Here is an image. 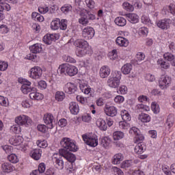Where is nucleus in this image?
Instances as JSON below:
<instances>
[{
    "mask_svg": "<svg viewBox=\"0 0 175 175\" xmlns=\"http://www.w3.org/2000/svg\"><path fill=\"white\" fill-rule=\"evenodd\" d=\"M60 144L63 148L59 150V154L61 157H63L71 163H73L75 161H76V156L71 153L70 151H77V146L73 140L70 139V138L64 137L60 142Z\"/></svg>",
    "mask_w": 175,
    "mask_h": 175,
    "instance_id": "obj_1",
    "label": "nucleus"
},
{
    "mask_svg": "<svg viewBox=\"0 0 175 175\" xmlns=\"http://www.w3.org/2000/svg\"><path fill=\"white\" fill-rule=\"evenodd\" d=\"M19 83H22L21 91L23 94H29L30 99L33 100H42L43 99V95L36 91V89L33 87H31V82L27 79H22V81L19 80Z\"/></svg>",
    "mask_w": 175,
    "mask_h": 175,
    "instance_id": "obj_2",
    "label": "nucleus"
},
{
    "mask_svg": "<svg viewBox=\"0 0 175 175\" xmlns=\"http://www.w3.org/2000/svg\"><path fill=\"white\" fill-rule=\"evenodd\" d=\"M75 44L79 49L77 51V55L78 57H84L85 54H90V45L86 40H77Z\"/></svg>",
    "mask_w": 175,
    "mask_h": 175,
    "instance_id": "obj_3",
    "label": "nucleus"
},
{
    "mask_svg": "<svg viewBox=\"0 0 175 175\" xmlns=\"http://www.w3.org/2000/svg\"><path fill=\"white\" fill-rule=\"evenodd\" d=\"M79 72L77 67L69 64H62L59 66L57 69V73L60 75H68L71 77L76 76V74Z\"/></svg>",
    "mask_w": 175,
    "mask_h": 175,
    "instance_id": "obj_4",
    "label": "nucleus"
},
{
    "mask_svg": "<svg viewBox=\"0 0 175 175\" xmlns=\"http://www.w3.org/2000/svg\"><path fill=\"white\" fill-rule=\"evenodd\" d=\"M144 140V136L142 134H137L134 137L135 143H137L134 148V151L136 154H143L146 151V146L142 144V142Z\"/></svg>",
    "mask_w": 175,
    "mask_h": 175,
    "instance_id": "obj_5",
    "label": "nucleus"
},
{
    "mask_svg": "<svg viewBox=\"0 0 175 175\" xmlns=\"http://www.w3.org/2000/svg\"><path fill=\"white\" fill-rule=\"evenodd\" d=\"M82 137L83 140L88 146H90V147H96V146H98V137H96V135H83Z\"/></svg>",
    "mask_w": 175,
    "mask_h": 175,
    "instance_id": "obj_6",
    "label": "nucleus"
},
{
    "mask_svg": "<svg viewBox=\"0 0 175 175\" xmlns=\"http://www.w3.org/2000/svg\"><path fill=\"white\" fill-rule=\"evenodd\" d=\"M15 122L21 126L23 125H31V124H32V120H31L27 116L22 115L17 116L15 118Z\"/></svg>",
    "mask_w": 175,
    "mask_h": 175,
    "instance_id": "obj_7",
    "label": "nucleus"
},
{
    "mask_svg": "<svg viewBox=\"0 0 175 175\" xmlns=\"http://www.w3.org/2000/svg\"><path fill=\"white\" fill-rule=\"evenodd\" d=\"M170 83H172V78L167 75H162L159 80V85L161 90L167 88Z\"/></svg>",
    "mask_w": 175,
    "mask_h": 175,
    "instance_id": "obj_8",
    "label": "nucleus"
},
{
    "mask_svg": "<svg viewBox=\"0 0 175 175\" xmlns=\"http://www.w3.org/2000/svg\"><path fill=\"white\" fill-rule=\"evenodd\" d=\"M43 120L49 129H53V128H54V125H55V120H54V116H53L51 113L44 115Z\"/></svg>",
    "mask_w": 175,
    "mask_h": 175,
    "instance_id": "obj_9",
    "label": "nucleus"
},
{
    "mask_svg": "<svg viewBox=\"0 0 175 175\" xmlns=\"http://www.w3.org/2000/svg\"><path fill=\"white\" fill-rule=\"evenodd\" d=\"M94 35H95V31L94 30V28L91 27L84 28L82 31V36L86 40L92 39V38H94Z\"/></svg>",
    "mask_w": 175,
    "mask_h": 175,
    "instance_id": "obj_10",
    "label": "nucleus"
},
{
    "mask_svg": "<svg viewBox=\"0 0 175 175\" xmlns=\"http://www.w3.org/2000/svg\"><path fill=\"white\" fill-rule=\"evenodd\" d=\"M43 73V70L39 66H35L30 70V77L31 79H40L42 77V75Z\"/></svg>",
    "mask_w": 175,
    "mask_h": 175,
    "instance_id": "obj_11",
    "label": "nucleus"
},
{
    "mask_svg": "<svg viewBox=\"0 0 175 175\" xmlns=\"http://www.w3.org/2000/svg\"><path fill=\"white\" fill-rule=\"evenodd\" d=\"M58 154H54L52 158L53 162L55 164V167L56 169H59V170H62L64 169V160L61 159V157H57Z\"/></svg>",
    "mask_w": 175,
    "mask_h": 175,
    "instance_id": "obj_12",
    "label": "nucleus"
},
{
    "mask_svg": "<svg viewBox=\"0 0 175 175\" xmlns=\"http://www.w3.org/2000/svg\"><path fill=\"white\" fill-rule=\"evenodd\" d=\"M157 27L161 29L166 30L170 28V19L164 18L157 21Z\"/></svg>",
    "mask_w": 175,
    "mask_h": 175,
    "instance_id": "obj_13",
    "label": "nucleus"
},
{
    "mask_svg": "<svg viewBox=\"0 0 175 175\" xmlns=\"http://www.w3.org/2000/svg\"><path fill=\"white\" fill-rule=\"evenodd\" d=\"M64 91L67 94H75L77 91V86L75 83H68L64 87Z\"/></svg>",
    "mask_w": 175,
    "mask_h": 175,
    "instance_id": "obj_14",
    "label": "nucleus"
},
{
    "mask_svg": "<svg viewBox=\"0 0 175 175\" xmlns=\"http://www.w3.org/2000/svg\"><path fill=\"white\" fill-rule=\"evenodd\" d=\"M105 113L109 117H116V116H117V108L114 106L109 107L105 105Z\"/></svg>",
    "mask_w": 175,
    "mask_h": 175,
    "instance_id": "obj_15",
    "label": "nucleus"
},
{
    "mask_svg": "<svg viewBox=\"0 0 175 175\" xmlns=\"http://www.w3.org/2000/svg\"><path fill=\"white\" fill-rule=\"evenodd\" d=\"M116 43L120 47H128L129 46V40L124 37L119 36L116 40Z\"/></svg>",
    "mask_w": 175,
    "mask_h": 175,
    "instance_id": "obj_16",
    "label": "nucleus"
},
{
    "mask_svg": "<svg viewBox=\"0 0 175 175\" xmlns=\"http://www.w3.org/2000/svg\"><path fill=\"white\" fill-rule=\"evenodd\" d=\"M1 169L4 173H12L16 168L10 163H3L1 165Z\"/></svg>",
    "mask_w": 175,
    "mask_h": 175,
    "instance_id": "obj_17",
    "label": "nucleus"
},
{
    "mask_svg": "<svg viewBox=\"0 0 175 175\" xmlns=\"http://www.w3.org/2000/svg\"><path fill=\"white\" fill-rule=\"evenodd\" d=\"M69 110L72 114L76 116L79 111H80V107H79V104L76 102H71L69 104Z\"/></svg>",
    "mask_w": 175,
    "mask_h": 175,
    "instance_id": "obj_18",
    "label": "nucleus"
},
{
    "mask_svg": "<svg viewBox=\"0 0 175 175\" xmlns=\"http://www.w3.org/2000/svg\"><path fill=\"white\" fill-rule=\"evenodd\" d=\"M9 142L12 146H20V144L24 142V139L21 136H14L12 137L9 139Z\"/></svg>",
    "mask_w": 175,
    "mask_h": 175,
    "instance_id": "obj_19",
    "label": "nucleus"
},
{
    "mask_svg": "<svg viewBox=\"0 0 175 175\" xmlns=\"http://www.w3.org/2000/svg\"><path fill=\"white\" fill-rule=\"evenodd\" d=\"M96 126L100 131H107V124L102 118H98L96 122Z\"/></svg>",
    "mask_w": 175,
    "mask_h": 175,
    "instance_id": "obj_20",
    "label": "nucleus"
},
{
    "mask_svg": "<svg viewBox=\"0 0 175 175\" xmlns=\"http://www.w3.org/2000/svg\"><path fill=\"white\" fill-rule=\"evenodd\" d=\"M109 75H110V68L109 66H103L100 69V76L102 77V79H106V77H109Z\"/></svg>",
    "mask_w": 175,
    "mask_h": 175,
    "instance_id": "obj_21",
    "label": "nucleus"
},
{
    "mask_svg": "<svg viewBox=\"0 0 175 175\" xmlns=\"http://www.w3.org/2000/svg\"><path fill=\"white\" fill-rule=\"evenodd\" d=\"M120 83L121 81L114 79V78H111V77L107 80V85L109 87H111V88H117L120 86Z\"/></svg>",
    "mask_w": 175,
    "mask_h": 175,
    "instance_id": "obj_22",
    "label": "nucleus"
},
{
    "mask_svg": "<svg viewBox=\"0 0 175 175\" xmlns=\"http://www.w3.org/2000/svg\"><path fill=\"white\" fill-rule=\"evenodd\" d=\"M163 58L165 59V61H168V62H170V64L172 66H175V57H174V55H173L170 53H165L163 55Z\"/></svg>",
    "mask_w": 175,
    "mask_h": 175,
    "instance_id": "obj_23",
    "label": "nucleus"
},
{
    "mask_svg": "<svg viewBox=\"0 0 175 175\" xmlns=\"http://www.w3.org/2000/svg\"><path fill=\"white\" fill-rule=\"evenodd\" d=\"M42 40L46 44H51L53 42L55 41V36L54 34H46L43 37Z\"/></svg>",
    "mask_w": 175,
    "mask_h": 175,
    "instance_id": "obj_24",
    "label": "nucleus"
},
{
    "mask_svg": "<svg viewBox=\"0 0 175 175\" xmlns=\"http://www.w3.org/2000/svg\"><path fill=\"white\" fill-rule=\"evenodd\" d=\"M122 161H124V155L121 153H118L113 156L112 163H113V165H120Z\"/></svg>",
    "mask_w": 175,
    "mask_h": 175,
    "instance_id": "obj_25",
    "label": "nucleus"
},
{
    "mask_svg": "<svg viewBox=\"0 0 175 175\" xmlns=\"http://www.w3.org/2000/svg\"><path fill=\"white\" fill-rule=\"evenodd\" d=\"M126 16L130 23L132 24H136V23H139V16L136 14H126Z\"/></svg>",
    "mask_w": 175,
    "mask_h": 175,
    "instance_id": "obj_26",
    "label": "nucleus"
},
{
    "mask_svg": "<svg viewBox=\"0 0 175 175\" xmlns=\"http://www.w3.org/2000/svg\"><path fill=\"white\" fill-rule=\"evenodd\" d=\"M146 58V55L142 52H139L137 53L135 57V65H142L143 64V61H144Z\"/></svg>",
    "mask_w": 175,
    "mask_h": 175,
    "instance_id": "obj_27",
    "label": "nucleus"
},
{
    "mask_svg": "<svg viewBox=\"0 0 175 175\" xmlns=\"http://www.w3.org/2000/svg\"><path fill=\"white\" fill-rule=\"evenodd\" d=\"M31 53L33 54H38L42 51V44L37 43L29 47Z\"/></svg>",
    "mask_w": 175,
    "mask_h": 175,
    "instance_id": "obj_28",
    "label": "nucleus"
},
{
    "mask_svg": "<svg viewBox=\"0 0 175 175\" xmlns=\"http://www.w3.org/2000/svg\"><path fill=\"white\" fill-rule=\"evenodd\" d=\"M31 157L36 161H39L40 157H42V150L41 149H35L31 152Z\"/></svg>",
    "mask_w": 175,
    "mask_h": 175,
    "instance_id": "obj_29",
    "label": "nucleus"
},
{
    "mask_svg": "<svg viewBox=\"0 0 175 175\" xmlns=\"http://www.w3.org/2000/svg\"><path fill=\"white\" fill-rule=\"evenodd\" d=\"M138 120L142 122H150L151 121V116L147 113H142L138 116Z\"/></svg>",
    "mask_w": 175,
    "mask_h": 175,
    "instance_id": "obj_30",
    "label": "nucleus"
},
{
    "mask_svg": "<svg viewBox=\"0 0 175 175\" xmlns=\"http://www.w3.org/2000/svg\"><path fill=\"white\" fill-rule=\"evenodd\" d=\"M59 23H61V19L56 18L53 20L51 23V28L53 29V31H57V29H59Z\"/></svg>",
    "mask_w": 175,
    "mask_h": 175,
    "instance_id": "obj_31",
    "label": "nucleus"
},
{
    "mask_svg": "<svg viewBox=\"0 0 175 175\" xmlns=\"http://www.w3.org/2000/svg\"><path fill=\"white\" fill-rule=\"evenodd\" d=\"M132 64H126L122 67V72L123 75H129L132 71Z\"/></svg>",
    "mask_w": 175,
    "mask_h": 175,
    "instance_id": "obj_32",
    "label": "nucleus"
},
{
    "mask_svg": "<svg viewBox=\"0 0 175 175\" xmlns=\"http://www.w3.org/2000/svg\"><path fill=\"white\" fill-rule=\"evenodd\" d=\"M120 116L123 121H131V120H132L131 114H129V112L125 109L121 111Z\"/></svg>",
    "mask_w": 175,
    "mask_h": 175,
    "instance_id": "obj_33",
    "label": "nucleus"
},
{
    "mask_svg": "<svg viewBox=\"0 0 175 175\" xmlns=\"http://www.w3.org/2000/svg\"><path fill=\"white\" fill-rule=\"evenodd\" d=\"M115 24L118 27H124L126 25V20L122 17H118L115 19Z\"/></svg>",
    "mask_w": 175,
    "mask_h": 175,
    "instance_id": "obj_34",
    "label": "nucleus"
},
{
    "mask_svg": "<svg viewBox=\"0 0 175 175\" xmlns=\"http://www.w3.org/2000/svg\"><path fill=\"white\" fill-rule=\"evenodd\" d=\"M72 5L69 4H65L60 8V10L64 14H68L69 12H72Z\"/></svg>",
    "mask_w": 175,
    "mask_h": 175,
    "instance_id": "obj_35",
    "label": "nucleus"
},
{
    "mask_svg": "<svg viewBox=\"0 0 175 175\" xmlns=\"http://www.w3.org/2000/svg\"><path fill=\"white\" fill-rule=\"evenodd\" d=\"M157 65L161 66L162 69H169V68H170V64L165 62L163 59H159L157 61Z\"/></svg>",
    "mask_w": 175,
    "mask_h": 175,
    "instance_id": "obj_36",
    "label": "nucleus"
},
{
    "mask_svg": "<svg viewBox=\"0 0 175 175\" xmlns=\"http://www.w3.org/2000/svg\"><path fill=\"white\" fill-rule=\"evenodd\" d=\"M122 8L124 9V10H126V12H133V10H135V7H133V5L128 2H124L122 4Z\"/></svg>",
    "mask_w": 175,
    "mask_h": 175,
    "instance_id": "obj_37",
    "label": "nucleus"
},
{
    "mask_svg": "<svg viewBox=\"0 0 175 175\" xmlns=\"http://www.w3.org/2000/svg\"><path fill=\"white\" fill-rule=\"evenodd\" d=\"M111 141L107 137H103L101 139L100 145L104 148H109V146H110Z\"/></svg>",
    "mask_w": 175,
    "mask_h": 175,
    "instance_id": "obj_38",
    "label": "nucleus"
},
{
    "mask_svg": "<svg viewBox=\"0 0 175 175\" xmlns=\"http://www.w3.org/2000/svg\"><path fill=\"white\" fill-rule=\"evenodd\" d=\"M79 23L82 25H88L89 23L88 16L82 14L81 18L79 19Z\"/></svg>",
    "mask_w": 175,
    "mask_h": 175,
    "instance_id": "obj_39",
    "label": "nucleus"
},
{
    "mask_svg": "<svg viewBox=\"0 0 175 175\" xmlns=\"http://www.w3.org/2000/svg\"><path fill=\"white\" fill-rule=\"evenodd\" d=\"M10 129L12 132H14V133H16V135H19V133H21V126L20 124H14L10 127Z\"/></svg>",
    "mask_w": 175,
    "mask_h": 175,
    "instance_id": "obj_40",
    "label": "nucleus"
},
{
    "mask_svg": "<svg viewBox=\"0 0 175 175\" xmlns=\"http://www.w3.org/2000/svg\"><path fill=\"white\" fill-rule=\"evenodd\" d=\"M8 159L11 163H18V157L16 154H10L8 156Z\"/></svg>",
    "mask_w": 175,
    "mask_h": 175,
    "instance_id": "obj_41",
    "label": "nucleus"
},
{
    "mask_svg": "<svg viewBox=\"0 0 175 175\" xmlns=\"http://www.w3.org/2000/svg\"><path fill=\"white\" fill-rule=\"evenodd\" d=\"M65 99V93L63 92H57L55 93V100H57V102H62Z\"/></svg>",
    "mask_w": 175,
    "mask_h": 175,
    "instance_id": "obj_42",
    "label": "nucleus"
},
{
    "mask_svg": "<svg viewBox=\"0 0 175 175\" xmlns=\"http://www.w3.org/2000/svg\"><path fill=\"white\" fill-rule=\"evenodd\" d=\"M122 73L120 71H114L112 73L111 78L114 79L115 80H118V81H121V76Z\"/></svg>",
    "mask_w": 175,
    "mask_h": 175,
    "instance_id": "obj_43",
    "label": "nucleus"
},
{
    "mask_svg": "<svg viewBox=\"0 0 175 175\" xmlns=\"http://www.w3.org/2000/svg\"><path fill=\"white\" fill-rule=\"evenodd\" d=\"M62 31H66L68 28V21L66 19H62L59 23V27Z\"/></svg>",
    "mask_w": 175,
    "mask_h": 175,
    "instance_id": "obj_44",
    "label": "nucleus"
},
{
    "mask_svg": "<svg viewBox=\"0 0 175 175\" xmlns=\"http://www.w3.org/2000/svg\"><path fill=\"white\" fill-rule=\"evenodd\" d=\"M113 139L120 140L124 137V133L122 131H116L113 135Z\"/></svg>",
    "mask_w": 175,
    "mask_h": 175,
    "instance_id": "obj_45",
    "label": "nucleus"
},
{
    "mask_svg": "<svg viewBox=\"0 0 175 175\" xmlns=\"http://www.w3.org/2000/svg\"><path fill=\"white\" fill-rule=\"evenodd\" d=\"M119 127L120 129H128V128H131V124L126 122V121L123 120L119 122Z\"/></svg>",
    "mask_w": 175,
    "mask_h": 175,
    "instance_id": "obj_46",
    "label": "nucleus"
},
{
    "mask_svg": "<svg viewBox=\"0 0 175 175\" xmlns=\"http://www.w3.org/2000/svg\"><path fill=\"white\" fill-rule=\"evenodd\" d=\"M3 10L9 12L10 10V5L3 2L0 3V12H3Z\"/></svg>",
    "mask_w": 175,
    "mask_h": 175,
    "instance_id": "obj_47",
    "label": "nucleus"
},
{
    "mask_svg": "<svg viewBox=\"0 0 175 175\" xmlns=\"http://www.w3.org/2000/svg\"><path fill=\"white\" fill-rule=\"evenodd\" d=\"M36 144L40 148H46V147H47V146H48L47 141L40 140V139L37 141Z\"/></svg>",
    "mask_w": 175,
    "mask_h": 175,
    "instance_id": "obj_48",
    "label": "nucleus"
},
{
    "mask_svg": "<svg viewBox=\"0 0 175 175\" xmlns=\"http://www.w3.org/2000/svg\"><path fill=\"white\" fill-rule=\"evenodd\" d=\"M131 166H132V161L131 160L124 161L121 164V167H122V169H128V167H131Z\"/></svg>",
    "mask_w": 175,
    "mask_h": 175,
    "instance_id": "obj_49",
    "label": "nucleus"
},
{
    "mask_svg": "<svg viewBox=\"0 0 175 175\" xmlns=\"http://www.w3.org/2000/svg\"><path fill=\"white\" fill-rule=\"evenodd\" d=\"M0 105L1 106H5L7 107V106H9V101L8 100V98H5L3 96H0Z\"/></svg>",
    "mask_w": 175,
    "mask_h": 175,
    "instance_id": "obj_50",
    "label": "nucleus"
},
{
    "mask_svg": "<svg viewBox=\"0 0 175 175\" xmlns=\"http://www.w3.org/2000/svg\"><path fill=\"white\" fill-rule=\"evenodd\" d=\"M2 148L6 154H12V152H13V146L5 145L2 146Z\"/></svg>",
    "mask_w": 175,
    "mask_h": 175,
    "instance_id": "obj_51",
    "label": "nucleus"
},
{
    "mask_svg": "<svg viewBox=\"0 0 175 175\" xmlns=\"http://www.w3.org/2000/svg\"><path fill=\"white\" fill-rule=\"evenodd\" d=\"M9 64L6 62L0 61V70L1 72H5L8 69Z\"/></svg>",
    "mask_w": 175,
    "mask_h": 175,
    "instance_id": "obj_52",
    "label": "nucleus"
},
{
    "mask_svg": "<svg viewBox=\"0 0 175 175\" xmlns=\"http://www.w3.org/2000/svg\"><path fill=\"white\" fill-rule=\"evenodd\" d=\"M151 109L154 114H158L159 112V105H157L155 103H152L151 105Z\"/></svg>",
    "mask_w": 175,
    "mask_h": 175,
    "instance_id": "obj_53",
    "label": "nucleus"
},
{
    "mask_svg": "<svg viewBox=\"0 0 175 175\" xmlns=\"http://www.w3.org/2000/svg\"><path fill=\"white\" fill-rule=\"evenodd\" d=\"M118 92L122 95H125L128 92V88L125 85H122L119 88Z\"/></svg>",
    "mask_w": 175,
    "mask_h": 175,
    "instance_id": "obj_54",
    "label": "nucleus"
},
{
    "mask_svg": "<svg viewBox=\"0 0 175 175\" xmlns=\"http://www.w3.org/2000/svg\"><path fill=\"white\" fill-rule=\"evenodd\" d=\"M137 108L139 110H143L144 111H150V107L147 105H144L143 104H138L137 105Z\"/></svg>",
    "mask_w": 175,
    "mask_h": 175,
    "instance_id": "obj_55",
    "label": "nucleus"
},
{
    "mask_svg": "<svg viewBox=\"0 0 175 175\" xmlns=\"http://www.w3.org/2000/svg\"><path fill=\"white\" fill-rule=\"evenodd\" d=\"M148 34V29L146 27H142L139 29V35L142 36H147Z\"/></svg>",
    "mask_w": 175,
    "mask_h": 175,
    "instance_id": "obj_56",
    "label": "nucleus"
},
{
    "mask_svg": "<svg viewBox=\"0 0 175 175\" xmlns=\"http://www.w3.org/2000/svg\"><path fill=\"white\" fill-rule=\"evenodd\" d=\"M38 87L40 90H46L47 88V83L44 81H40L38 83Z\"/></svg>",
    "mask_w": 175,
    "mask_h": 175,
    "instance_id": "obj_57",
    "label": "nucleus"
},
{
    "mask_svg": "<svg viewBox=\"0 0 175 175\" xmlns=\"http://www.w3.org/2000/svg\"><path fill=\"white\" fill-rule=\"evenodd\" d=\"M85 3L89 9H94L95 8V1L93 0H85Z\"/></svg>",
    "mask_w": 175,
    "mask_h": 175,
    "instance_id": "obj_58",
    "label": "nucleus"
},
{
    "mask_svg": "<svg viewBox=\"0 0 175 175\" xmlns=\"http://www.w3.org/2000/svg\"><path fill=\"white\" fill-rule=\"evenodd\" d=\"M173 118H171L170 116H168L167 118V122L165 123V125L168 126V128H172L173 126Z\"/></svg>",
    "mask_w": 175,
    "mask_h": 175,
    "instance_id": "obj_59",
    "label": "nucleus"
},
{
    "mask_svg": "<svg viewBox=\"0 0 175 175\" xmlns=\"http://www.w3.org/2000/svg\"><path fill=\"white\" fill-rule=\"evenodd\" d=\"M162 170L163 173L166 175H172V172H170V168L167 165H164L162 167Z\"/></svg>",
    "mask_w": 175,
    "mask_h": 175,
    "instance_id": "obj_60",
    "label": "nucleus"
},
{
    "mask_svg": "<svg viewBox=\"0 0 175 175\" xmlns=\"http://www.w3.org/2000/svg\"><path fill=\"white\" fill-rule=\"evenodd\" d=\"M68 124V121L65 118L60 119L58 122V125L61 126V128H64V126H66Z\"/></svg>",
    "mask_w": 175,
    "mask_h": 175,
    "instance_id": "obj_61",
    "label": "nucleus"
},
{
    "mask_svg": "<svg viewBox=\"0 0 175 175\" xmlns=\"http://www.w3.org/2000/svg\"><path fill=\"white\" fill-rule=\"evenodd\" d=\"M38 170L41 174L44 173V172L46 170V165L44 164V163H41L39 164Z\"/></svg>",
    "mask_w": 175,
    "mask_h": 175,
    "instance_id": "obj_62",
    "label": "nucleus"
},
{
    "mask_svg": "<svg viewBox=\"0 0 175 175\" xmlns=\"http://www.w3.org/2000/svg\"><path fill=\"white\" fill-rule=\"evenodd\" d=\"M116 103H122L124 102V98L122 96H116L114 98Z\"/></svg>",
    "mask_w": 175,
    "mask_h": 175,
    "instance_id": "obj_63",
    "label": "nucleus"
},
{
    "mask_svg": "<svg viewBox=\"0 0 175 175\" xmlns=\"http://www.w3.org/2000/svg\"><path fill=\"white\" fill-rule=\"evenodd\" d=\"M168 10L171 13V14L175 16V5H169Z\"/></svg>",
    "mask_w": 175,
    "mask_h": 175,
    "instance_id": "obj_64",
    "label": "nucleus"
}]
</instances>
